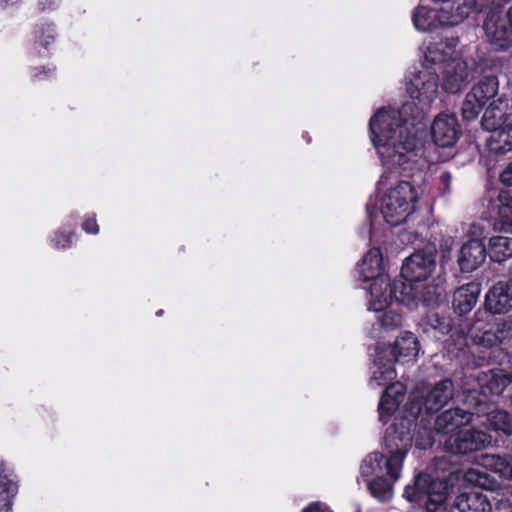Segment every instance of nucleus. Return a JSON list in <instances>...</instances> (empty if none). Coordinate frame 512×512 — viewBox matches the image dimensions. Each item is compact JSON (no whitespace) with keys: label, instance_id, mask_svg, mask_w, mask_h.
<instances>
[{"label":"nucleus","instance_id":"nucleus-34","mask_svg":"<svg viewBox=\"0 0 512 512\" xmlns=\"http://www.w3.org/2000/svg\"><path fill=\"white\" fill-rule=\"evenodd\" d=\"M427 324L432 329L439 331L441 334H446L450 331V323L447 321V319L442 318L435 313L427 317Z\"/></svg>","mask_w":512,"mask_h":512},{"label":"nucleus","instance_id":"nucleus-9","mask_svg":"<svg viewBox=\"0 0 512 512\" xmlns=\"http://www.w3.org/2000/svg\"><path fill=\"white\" fill-rule=\"evenodd\" d=\"M477 381L480 388L479 395L476 392L470 393L464 400L465 404L477 405L479 400L490 403L489 397L501 395L507 386L512 384V372L503 369L483 371L477 376Z\"/></svg>","mask_w":512,"mask_h":512},{"label":"nucleus","instance_id":"nucleus-10","mask_svg":"<svg viewBox=\"0 0 512 512\" xmlns=\"http://www.w3.org/2000/svg\"><path fill=\"white\" fill-rule=\"evenodd\" d=\"M492 436L482 430L464 427L451 434L444 442L446 451L456 455H466L487 448Z\"/></svg>","mask_w":512,"mask_h":512},{"label":"nucleus","instance_id":"nucleus-27","mask_svg":"<svg viewBox=\"0 0 512 512\" xmlns=\"http://www.w3.org/2000/svg\"><path fill=\"white\" fill-rule=\"evenodd\" d=\"M481 465L498 473L505 479H512V456L502 457L494 454H485L481 457Z\"/></svg>","mask_w":512,"mask_h":512},{"label":"nucleus","instance_id":"nucleus-6","mask_svg":"<svg viewBox=\"0 0 512 512\" xmlns=\"http://www.w3.org/2000/svg\"><path fill=\"white\" fill-rule=\"evenodd\" d=\"M417 200L414 186L408 181H399L380 198V213L391 226L400 225L415 212Z\"/></svg>","mask_w":512,"mask_h":512},{"label":"nucleus","instance_id":"nucleus-11","mask_svg":"<svg viewBox=\"0 0 512 512\" xmlns=\"http://www.w3.org/2000/svg\"><path fill=\"white\" fill-rule=\"evenodd\" d=\"M498 90L497 77H483L465 96L462 104L463 118L468 121L476 119L484 105L497 95Z\"/></svg>","mask_w":512,"mask_h":512},{"label":"nucleus","instance_id":"nucleus-35","mask_svg":"<svg viewBox=\"0 0 512 512\" xmlns=\"http://www.w3.org/2000/svg\"><path fill=\"white\" fill-rule=\"evenodd\" d=\"M499 338V344L505 340L512 338V319H505L496 325Z\"/></svg>","mask_w":512,"mask_h":512},{"label":"nucleus","instance_id":"nucleus-5","mask_svg":"<svg viewBox=\"0 0 512 512\" xmlns=\"http://www.w3.org/2000/svg\"><path fill=\"white\" fill-rule=\"evenodd\" d=\"M399 431L397 427H388L383 441V452L374 451L366 455L360 463L359 476L360 481L367 482L380 476H388L393 482L401 477L404 460L411 448L412 438L404 431Z\"/></svg>","mask_w":512,"mask_h":512},{"label":"nucleus","instance_id":"nucleus-4","mask_svg":"<svg viewBox=\"0 0 512 512\" xmlns=\"http://www.w3.org/2000/svg\"><path fill=\"white\" fill-rule=\"evenodd\" d=\"M437 269L436 255L432 249L419 250L405 259L401 278L394 280V301L402 306L416 309L419 305L436 307L441 300L443 289L440 276L434 277Z\"/></svg>","mask_w":512,"mask_h":512},{"label":"nucleus","instance_id":"nucleus-40","mask_svg":"<svg viewBox=\"0 0 512 512\" xmlns=\"http://www.w3.org/2000/svg\"><path fill=\"white\" fill-rule=\"evenodd\" d=\"M500 181L507 186H512V162L500 173Z\"/></svg>","mask_w":512,"mask_h":512},{"label":"nucleus","instance_id":"nucleus-29","mask_svg":"<svg viewBox=\"0 0 512 512\" xmlns=\"http://www.w3.org/2000/svg\"><path fill=\"white\" fill-rule=\"evenodd\" d=\"M371 495L380 502H388L393 497V482L388 476H380L365 482Z\"/></svg>","mask_w":512,"mask_h":512},{"label":"nucleus","instance_id":"nucleus-46","mask_svg":"<svg viewBox=\"0 0 512 512\" xmlns=\"http://www.w3.org/2000/svg\"><path fill=\"white\" fill-rule=\"evenodd\" d=\"M367 213H368V216L371 218L372 212L370 211V207L368 205H367Z\"/></svg>","mask_w":512,"mask_h":512},{"label":"nucleus","instance_id":"nucleus-47","mask_svg":"<svg viewBox=\"0 0 512 512\" xmlns=\"http://www.w3.org/2000/svg\"><path fill=\"white\" fill-rule=\"evenodd\" d=\"M372 229H373V221L371 220V223H370V229H369V234L372 233Z\"/></svg>","mask_w":512,"mask_h":512},{"label":"nucleus","instance_id":"nucleus-12","mask_svg":"<svg viewBox=\"0 0 512 512\" xmlns=\"http://www.w3.org/2000/svg\"><path fill=\"white\" fill-rule=\"evenodd\" d=\"M487 40L495 50H507L512 45V23L507 14L490 12L483 24Z\"/></svg>","mask_w":512,"mask_h":512},{"label":"nucleus","instance_id":"nucleus-1","mask_svg":"<svg viewBox=\"0 0 512 512\" xmlns=\"http://www.w3.org/2000/svg\"><path fill=\"white\" fill-rule=\"evenodd\" d=\"M423 115L412 103L400 110L379 109L369 122L372 143L381 160V182L388 173H415L427 167L420 134Z\"/></svg>","mask_w":512,"mask_h":512},{"label":"nucleus","instance_id":"nucleus-28","mask_svg":"<svg viewBox=\"0 0 512 512\" xmlns=\"http://www.w3.org/2000/svg\"><path fill=\"white\" fill-rule=\"evenodd\" d=\"M489 255L495 262H503L512 257V237L494 236L489 241Z\"/></svg>","mask_w":512,"mask_h":512},{"label":"nucleus","instance_id":"nucleus-21","mask_svg":"<svg viewBox=\"0 0 512 512\" xmlns=\"http://www.w3.org/2000/svg\"><path fill=\"white\" fill-rule=\"evenodd\" d=\"M458 38H447L444 41L430 43L424 53V64L440 65L442 69L453 59H459L455 56Z\"/></svg>","mask_w":512,"mask_h":512},{"label":"nucleus","instance_id":"nucleus-3","mask_svg":"<svg viewBox=\"0 0 512 512\" xmlns=\"http://www.w3.org/2000/svg\"><path fill=\"white\" fill-rule=\"evenodd\" d=\"M357 272L363 281H372L367 300L368 310L375 314V325L370 331L372 338H381L385 332L403 325L399 303L394 301V280L385 273L380 249H370L357 264Z\"/></svg>","mask_w":512,"mask_h":512},{"label":"nucleus","instance_id":"nucleus-44","mask_svg":"<svg viewBox=\"0 0 512 512\" xmlns=\"http://www.w3.org/2000/svg\"><path fill=\"white\" fill-rule=\"evenodd\" d=\"M19 0H0V4L1 5H14L18 2Z\"/></svg>","mask_w":512,"mask_h":512},{"label":"nucleus","instance_id":"nucleus-36","mask_svg":"<svg viewBox=\"0 0 512 512\" xmlns=\"http://www.w3.org/2000/svg\"><path fill=\"white\" fill-rule=\"evenodd\" d=\"M465 479L467 482L478 486H485L486 476L475 469H470L465 473Z\"/></svg>","mask_w":512,"mask_h":512},{"label":"nucleus","instance_id":"nucleus-43","mask_svg":"<svg viewBox=\"0 0 512 512\" xmlns=\"http://www.w3.org/2000/svg\"><path fill=\"white\" fill-rule=\"evenodd\" d=\"M51 73H52V69H48V70L44 71V75H40V73H35L34 76L36 78H39V79H44L45 77H47Z\"/></svg>","mask_w":512,"mask_h":512},{"label":"nucleus","instance_id":"nucleus-41","mask_svg":"<svg viewBox=\"0 0 512 512\" xmlns=\"http://www.w3.org/2000/svg\"><path fill=\"white\" fill-rule=\"evenodd\" d=\"M452 181V176L448 171H442L440 174V182L443 185L444 192H450V184Z\"/></svg>","mask_w":512,"mask_h":512},{"label":"nucleus","instance_id":"nucleus-24","mask_svg":"<svg viewBox=\"0 0 512 512\" xmlns=\"http://www.w3.org/2000/svg\"><path fill=\"white\" fill-rule=\"evenodd\" d=\"M478 283H468L458 288L453 295V307L460 314L468 313L476 305L480 295Z\"/></svg>","mask_w":512,"mask_h":512},{"label":"nucleus","instance_id":"nucleus-30","mask_svg":"<svg viewBox=\"0 0 512 512\" xmlns=\"http://www.w3.org/2000/svg\"><path fill=\"white\" fill-rule=\"evenodd\" d=\"M16 492V483L7 475L0 473V512L11 511L12 498Z\"/></svg>","mask_w":512,"mask_h":512},{"label":"nucleus","instance_id":"nucleus-2","mask_svg":"<svg viewBox=\"0 0 512 512\" xmlns=\"http://www.w3.org/2000/svg\"><path fill=\"white\" fill-rule=\"evenodd\" d=\"M419 350L417 337L409 331L400 333L393 344L376 346L369 385L372 388L386 386L378 405L381 422L386 423L404 399L405 388L395 381L397 372L394 364L415 360Z\"/></svg>","mask_w":512,"mask_h":512},{"label":"nucleus","instance_id":"nucleus-31","mask_svg":"<svg viewBox=\"0 0 512 512\" xmlns=\"http://www.w3.org/2000/svg\"><path fill=\"white\" fill-rule=\"evenodd\" d=\"M499 220L508 227H512V192L501 190L497 197Z\"/></svg>","mask_w":512,"mask_h":512},{"label":"nucleus","instance_id":"nucleus-23","mask_svg":"<svg viewBox=\"0 0 512 512\" xmlns=\"http://www.w3.org/2000/svg\"><path fill=\"white\" fill-rule=\"evenodd\" d=\"M451 508L459 512H492V505L488 497L479 491L459 494Z\"/></svg>","mask_w":512,"mask_h":512},{"label":"nucleus","instance_id":"nucleus-33","mask_svg":"<svg viewBox=\"0 0 512 512\" xmlns=\"http://www.w3.org/2000/svg\"><path fill=\"white\" fill-rule=\"evenodd\" d=\"M72 231L59 230L53 236L51 242L56 249H68L72 245Z\"/></svg>","mask_w":512,"mask_h":512},{"label":"nucleus","instance_id":"nucleus-14","mask_svg":"<svg viewBox=\"0 0 512 512\" xmlns=\"http://www.w3.org/2000/svg\"><path fill=\"white\" fill-rule=\"evenodd\" d=\"M469 234L474 238L462 245L457 260L463 272H472L479 268L487 255L485 245L480 240L484 234L482 227L476 224L471 225Z\"/></svg>","mask_w":512,"mask_h":512},{"label":"nucleus","instance_id":"nucleus-48","mask_svg":"<svg viewBox=\"0 0 512 512\" xmlns=\"http://www.w3.org/2000/svg\"><path fill=\"white\" fill-rule=\"evenodd\" d=\"M162 312H163L162 310H159V311L157 312V316L162 315Z\"/></svg>","mask_w":512,"mask_h":512},{"label":"nucleus","instance_id":"nucleus-20","mask_svg":"<svg viewBox=\"0 0 512 512\" xmlns=\"http://www.w3.org/2000/svg\"><path fill=\"white\" fill-rule=\"evenodd\" d=\"M485 306L494 314L506 313L512 308V278L498 282L489 290Z\"/></svg>","mask_w":512,"mask_h":512},{"label":"nucleus","instance_id":"nucleus-17","mask_svg":"<svg viewBox=\"0 0 512 512\" xmlns=\"http://www.w3.org/2000/svg\"><path fill=\"white\" fill-rule=\"evenodd\" d=\"M462 134L460 123L454 114L440 113L431 124L433 142L439 147H451Z\"/></svg>","mask_w":512,"mask_h":512},{"label":"nucleus","instance_id":"nucleus-39","mask_svg":"<svg viewBox=\"0 0 512 512\" xmlns=\"http://www.w3.org/2000/svg\"><path fill=\"white\" fill-rule=\"evenodd\" d=\"M82 229L89 234H97L99 232V226L95 218H87L83 224Z\"/></svg>","mask_w":512,"mask_h":512},{"label":"nucleus","instance_id":"nucleus-15","mask_svg":"<svg viewBox=\"0 0 512 512\" xmlns=\"http://www.w3.org/2000/svg\"><path fill=\"white\" fill-rule=\"evenodd\" d=\"M453 392V383L450 380H443L437 383L425 395L423 400L418 401V396L413 393L410 396L411 414L417 417L424 409L426 412H436L440 410L451 398Z\"/></svg>","mask_w":512,"mask_h":512},{"label":"nucleus","instance_id":"nucleus-18","mask_svg":"<svg viewBox=\"0 0 512 512\" xmlns=\"http://www.w3.org/2000/svg\"><path fill=\"white\" fill-rule=\"evenodd\" d=\"M512 115V105H510L507 98L500 97L494 100L485 110L481 125L487 131L506 128L512 125L510 116Z\"/></svg>","mask_w":512,"mask_h":512},{"label":"nucleus","instance_id":"nucleus-19","mask_svg":"<svg viewBox=\"0 0 512 512\" xmlns=\"http://www.w3.org/2000/svg\"><path fill=\"white\" fill-rule=\"evenodd\" d=\"M466 405L469 410L454 408L442 412L435 420V431L453 434L454 431L464 428L471 421V415L475 414V405L473 403Z\"/></svg>","mask_w":512,"mask_h":512},{"label":"nucleus","instance_id":"nucleus-37","mask_svg":"<svg viewBox=\"0 0 512 512\" xmlns=\"http://www.w3.org/2000/svg\"><path fill=\"white\" fill-rule=\"evenodd\" d=\"M480 343L487 347H493L499 344V338L496 328L485 331L481 338Z\"/></svg>","mask_w":512,"mask_h":512},{"label":"nucleus","instance_id":"nucleus-45","mask_svg":"<svg viewBox=\"0 0 512 512\" xmlns=\"http://www.w3.org/2000/svg\"><path fill=\"white\" fill-rule=\"evenodd\" d=\"M506 14H507V16H508L509 20H510V21H511V23H512V6L509 8V10H508V12H507Z\"/></svg>","mask_w":512,"mask_h":512},{"label":"nucleus","instance_id":"nucleus-8","mask_svg":"<svg viewBox=\"0 0 512 512\" xmlns=\"http://www.w3.org/2000/svg\"><path fill=\"white\" fill-rule=\"evenodd\" d=\"M448 486L439 479H432L427 474L416 476L412 485L404 489V497L408 501H419L426 497L425 508L427 512H454L446 504Z\"/></svg>","mask_w":512,"mask_h":512},{"label":"nucleus","instance_id":"nucleus-13","mask_svg":"<svg viewBox=\"0 0 512 512\" xmlns=\"http://www.w3.org/2000/svg\"><path fill=\"white\" fill-rule=\"evenodd\" d=\"M438 76L436 71L427 66L417 71L407 85L410 97L423 106H429L438 94Z\"/></svg>","mask_w":512,"mask_h":512},{"label":"nucleus","instance_id":"nucleus-7","mask_svg":"<svg viewBox=\"0 0 512 512\" xmlns=\"http://www.w3.org/2000/svg\"><path fill=\"white\" fill-rule=\"evenodd\" d=\"M457 6L444 5L440 9L418 6L412 14V22L416 30L431 32L442 27H453L461 24L469 17L471 0H465Z\"/></svg>","mask_w":512,"mask_h":512},{"label":"nucleus","instance_id":"nucleus-42","mask_svg":"<svg viewBox=\"0 0 512 512\" xmlns=\"http://www.w3.org/2000/svg\"><path fill=\"white\" fill-rule=\"evenodd\" d=\"M303 512H332L326 505L322 503H313L309 505Z\"/></svg>","mask_w":512,"mask_h":512},{"label":"nucleus","instance_id":"nucleus-16","mask_svg":"<svg viewBox=\"0 0 512 512\" xmlns=\"http://www.w3.org/2000/svg\"><path fill=\"white\" fill-rule=\"evenodd\" d=\"M475 415L484 417L482 425L498 435L512 436V414L506 410L493 408L491 403L479 400L475 405Z\"/></svg>","mask_w":512,"mask_h":512},{"label":"nucleus","instance_id":"nucleus-32","mask_svg":"<svg viewBox=\"0 0 512 512\" xmlns=\"http://www.w3.org/2000/svg\"><path fill=\"white\" fill-rule=\"evenodd\" d=\"M56 32L52 24H40L35 27L34 41L35 45L41 46L45 49L55 41Z\"/></svg>","mask_w":512,"mask_h":512},{"label":"nucleus","instance_id":"nucleus-26","mask_svg":"<svg viewBox=\"0 0 512 512\" xmlns=\"http://www.w3.org/2000/svg\"><path fill=\"white\" fill-rule=\"evenodd\" d=\"M402 425L405 427L404 431L412 438L411 443L414 441L415 446L419 449H427L432 446V432L421 425H415L413 435L410 432L411 423L407 420H400L398 423H393L390 427H397L399 431L402 430Z\"/></svg>","mask_w":512,"mask_h":512},{"label":"nucleus","instance_id":"nucleus-22","mask_svg":"<svg viewBox=\"0 0 512 512\" xmlns=\"http://www.w3.org/2000/svg\"><path fill=\"white\" fill-rule=\"evenodd\" d=\"M442 74V87L450 93L458 92L468 81V65L460 59H453L451 63H447Z\"/></svg>","mask_w":512,"mask_h":512},{"label":"nucleus","instance_id":"nucleus-25","mask_svg":"<svg viewBox=\"0 0 512 512\" xmlns=\"http://www.w3.org/2000/svg\"><path fill=\"white\" fill-rule=\"evenodd\" d=\"M489 132L486 143L491 153L505 154L512 149V125Z\"/></svg>","mask_w":512,"mask_h":512},{"label":"nucleus","instance_id":"nucleus-38","mask_svg":"<svg viewBox=\"0 0 512 512\" xmlns=\"http://www.w3.org/2000/svg\"><path fill=\"white\" fill-rule=\"evenodd\" d=\"M434 2H442L445 5H454L457 6L459 3H465V0H433ZM472 5L469 9V15L474 12L478 11L482 8L481 4L479 3V0H471Z\"/></svg>","mask_w":512,"mask_h":512}]
</instances>
